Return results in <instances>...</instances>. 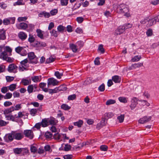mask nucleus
I'll return each mask as SVG.
<instances>
[{
    "label": "nucleus",
    "mask_w": 159,
    "mask_h": 159,
    "mask_svg": "<svg viewBox=\"0 0 159 159\" xmlns=\"http://www.w3.org/2000/svg\"><path fill=\"white\" fill-rule=\"evenodd\" d=\"M45 136L47 139H50L52 136V134L50 132H47L45 134Z\"/></svg>",
    "instance_id": "obj_52"
},
{
    "label": "nucleus",
    "mask_w": 159,
    "mask_h": 159,
    "mask_svg": "<svg viewBox=\"0 0 159 159\" xmlns=\"http://www.w3.org/2000/svg\"><path fill=\"white\" fill-rule=\"evenodd\" d=\"M37 36L41 39H43V35L41 30L40 29H37L36 30Z\"/></svg>",
    "instance_id": "obj_31"
},
{
    "label": "nucleus",
    "mask_w": 159,
    "mask_h": 159,
    "mask_svg": "<svg viewBox=\"0 0 159 159\" xmlns=\"http://www.w3.org/2000/svg\"><path fill=\"white\" fill-rule=\"evenodd\" d=\"M13 134V132L12 131L11 133L6 134L4 137V139L5 141L6 142L13 141L14 139Z\"/></svg>",
    "instance_id": "obj_7"
},
{
    "label": "nucleus",
    "mask_w": 159,
    "mask_h": 159,
    "mask_svg": "<svg viewBox=\"0 0 159 159\" xmlns=\"http://www.w3.org/2000/svg\"><path fill=\"white\" fill-rule=\"evenodd\" d=\"M58 12V10L56 9H54L50 11V16H53L55 15Z\"/></svg>",
    "instance_id": "obj_45"
},
{
    "label": "nucleus",
    "mask_w": 159,
    "mask_h": 159,
    "mask_svg": "<svg viewBox=\"0 0 159 159\" xmlns=\"http://www.w3.org/2000/svg\"><path fill=\"white\" fill-rule=\"evenodd\" d=\"M24 113V111H19L17 115H14V121H16L17 119L22 118L24 116H25Z\"/></svg>",
    "instance_id": "obj_13"
},
{
    "label": "nucleus",
    "mask_w": 159,
    "mask_h": 159,
    "mask_svg": "<svg viewBox=\"0 0 159 159\" xmlns=\"http://www.w3.org/2000/svg\"><path fill=\"white\" fill-rule=\"evenodd\" d=\"M8 89L11 91H14L16 88V84H12L8 87Z\"/></svg>",
    "instance_id": "obj_41"
},
{
    "label": "nucleus",
    "mask_w": 159,
    "mask_h": 159,
    "mask_svg": "<svg viewBox=\"0 0 159 159\" xmlns=\"http://www.w3.org/2000/svg\"><path fill=\"white\" fill-rule=\"evenodd\" d=\"M117 11L120 13H124V16L126 17H129V13H128L129 11V9L128 8L126 7L122 8L121 7H119L117 8Z\"/></svg>",
    "instance_id": "obj_6"
},
{
    "label": "nucleus",
    "mask_w": 159,
    "mask_h": 159,
    "mask_svg": "<svg viewBox=\"0 0 159 159\" xmlns=\"http://www.w3.org/2000/svg\"><path fill=\"white\" fill-rule=\"evenodd\" d=\"M3 24L5 25H7L10 24L9 18L4 19L3 20Z\"/></svg>",
    "instance_id": "obj_62"
},
{
    "label": "nucleus",
    "mask_w": 159,
    "mask_h": 159,
    "mask_svg": "<svg viewBox=\"0 0 159 159\" xmlns=\"http://www.w3.org/2000/svg\"><path fill=\"white\" fill-rule=\"evenodd\" d=\"M13 111H14L11 107L9 108L5 109L3 111V114L4 115H7V114L11 113Z\"/></svg>",
    "instance_id": "obj_29"
},
{
    "label": "nucleus",
    "mask_w": 159,
    "mask_h": 159,
    "mask_svg": "<svg viewBox=\"0 0 159 159\" xmlns=\"http://www.w3.org/2000/svg\"><path fill=\"white\" fill-rule=\"evenodd\" d=\"M52 35L54 36L55 37H57L58 36V34L57 31L54 30H52L51 32Z\"/></svg>",
    "instance_id": "obj_56"
},
{
    "label": "nucleus",
    "mask_w": 159,
    "mask_h": 159,
    "mask_svg": "<svg viewBox=\"0 0 159 159\" xmlns=\"http://www.w3.org/2000/svg\"><path fill=\"white\" fill-rule=\"evenodd\" d=\"M76 98V95L75 94H74L68 96V99L69 100H72L75 99Z\"/></svg>",
    "instance_id": "obj_53"
},
{
    "label": "nucleus",
    "mask_w": 159,
    "mask_h": 159,
    "mask_svg": "<svg viewBox=\"0 0 159 159\" xmlns=\"http://www.w3.org/2000/svg\"><path fill=\"white\" fill-rule=\"evenodd\" d=\"M5 38V31L3 29L0 30V39L4 40Z\"/></svg>",
    "instance_id": "obj_27"
},
{
    "label": "nucleus",
    "mask_w": 159,
    "mask_h": 159,
    "mask_svg": "<svg viewBox=\"0 0 159 159\" xmlns=\"http://www.w3.org/2000/svg\"><path fill=\"white\" fill-rule=\"evenodd\" d=\"M143 66V63L138 62L137 63H134L132 64L130 67V70L135 69L137 68H139Z\"/></svg>",
    "instance_id": "obj_18"
},
{
    "label": "nucleus",
    "mask_w": 159,
    "mask_h": 159,
    "mask_svg": "<svg viewBox=\"0 0 159 159\" xmlns=\"http://www.w3.org/2000/svg\"><path fill=\"white\" fill-rule=\"evenodd\" d=\"M48 119L49 125L50 124L54 125H56L58 122V121L53 117H50V118Z\"/></svg>",
    "instance_id": "obj_19"
},
{
    "label": "nucleus",
    "mask_w": 159,
    "mask_h": 159,
    "mask_svg": "<svg viewBox=\"0 0 159 159\" xmlns=\"http://www.w3.org/2000/svg\"><path fill=\"white\" fill-rule=\"evenodd\" d=\"M118 100L119 101L121 102L124 103L127 102V100L126 98L124 97H120L118 98Z\"/></svg>",
    "instance_id": "obj_39"
},
{
    "label": "nucleus",
    "mask_w": 159,
    "mask_h": 159,
    "mask_svg": "<svg viewBox=\"0 0 159 159\" xmlns=\"http://www.w3.org/2000/svg\"><path fill=\"white\" fill-rule=\"evenodd\" d=\"M13 132L14 139L20 140L24 137V134L22 131H13Z\"/></svg>",
    "instance_id": "obj_3"
},
{
    "label": "nucleus",
    "mask_w": 159,
    "mask_h": 159,
    "mask_svg": "<svg viewBox=\"0 0 159 159\" xmlns=\"http://www.w3.org/2000/svg\"><path fill=\"white\" fill-rule=\"evenodd\" d=\"M147 22H148V25L149 26L155 24L156 22L155 17L153 16H149L148 17H146L141 20V23L144 24Z\"/></svg>",
    "instance_id": "obj_2"
},
{
    "label": "nucleus",
    "mask_w": 159,
    "mask_h": 159,
    "mask_svg": "<svg viewBox=\"0 0 159 159\" xmlns=\"http://www.w3.org/2000/svg\"><path fill=\"white\" fill-rule=\"evenodd\" d=\"M53 137L55 139L61 140V134L57 133L54 135Z\"/></svg>",
    "instance_id": "obj_37"
},
{
    "label": "nucleus",
    "mask_w": 159,
    "mask_h": 159,
    "mask_svg": "<svg viewBox=\"0 0 159 159\" xmlns=\"http://www.w3.org/2000/svg\"><path fill=\"white\" fill-rule=\"evenodd\" d=\"M61 4L62 6H66L68 3V0H61Z\"/></svg>",
    "instance_id": "obj_57"
},
{
    "label": "nucleus",
    "mask_w": 159,
    "mask_h": 159,
    "mask_svg": "<svg viewBox=\"0 0 159 159\" xmlns=\"http://www.w3.org/2000/svg\"><path fill=\"white\" fill-rule=\"evenodd\" d=\"M141 58L140 55L135 56L132 58L131 60L133 62L138 61H139Z\"/></svg>",
    "instance_id": "obj_32"
},
{
    "label": "nucleus",
    "mask_w": 159,
    "mask_h": 159,
    "mask_svg": "<svg viewBox=\"0 0 159 159\" xmlns=\"http://www.w3.org/2000/svg\"><path fill=\"white\" fill-rule=\"evenodd\" d=\"M28 27V25L26 23L22 22L20 23L18 27L19 29L25 30Z\"/></svg>",
    "instance_id": "obj_21"
},
{
    "label": "nucleus",
    "mask_w": 159,
    "mask_h": 159,
    "mask_svg": "<svg viewBox=\"0 0 159 159\" xmlns=\"http://www.w3.org/2000/svg\"><path fill=\"white\" fill-rule=\"evenodd\" d=\"M8 123V122H6L2 120H0V125L1 126H5Z\"/></svg>",
    "instance_id": "obj_61"
},
{
    "label": "nucleus",
    "mask_w": 159,
    "mask_h": 159,
    "mask_svg": "<svg viewBox=\"0 0 159 159\" xmlns=\"http://www.w3.org/2000/svg\"><path fill=\"white\" fill-rule=\"evenodd\" d=\"M14 152L17 154H20L22 152V148H16L13 149Z\"/></svg>",
    "instance_id": "obj_34"
},
{
    "label": "nucleus",
    "mask_w": 159,
    "mask_h": 159,
    "mask_svg": "<svg viewBox=\"0 0 159 159\" xmlns=\"http://www.w3.org/2000/svg\"><path fill=\"white\" fill-rule=\"evenodd\" d=\"M57 88H58V92L62 91H65L66 89V86L64 84L61 85L59 87H57Z\"/></svg>",
    "instance_id": "obj_36"
},
{
    "label": "nucleus",
    "mask_w": 159,
    "mask_h": 159,
    "mask_svg": "<svg viewBox=\"0 0 159 159\" xmlns=\"http://www.w3.org/2000/svg\"><path fill=\"white\" fill-rule=\"evenodd\" d=\"M55 60V58L52 57H50L46 59V63H49L53 62Z\"/></svg>",
    "instance_id": "obj_49"
},
{
    "label": "nucleus",
    "mask_w": 159,
    "mask_h": 159,
    "mask_svg": "<svg viewBox=\"0 0 159 159\" xmlns=\"http://www.w3.org/2000/svg\"><path fill=\"white\" fill-rule=\"evenodd\" d=\"M138 103L142 106L146 105L147 106H149L150 105V104L146 101L145 100H139L138 101Z\"/></svg>",
    "instance_id": "obj_24"
},
{
    "label": "nucleus",
    "mask_w": 159,
    "mask_h": 159,
    "mask_svg": "<svg viewBox=\"0 0 159 159\" xmlns=\"http://www.w3.org/2000/svg\"><path fill=\"white\" fill-rule=\"evenodd\" d=\"M48 120V118H45L42 120L41 122L42 127H46L49 125Z\"/></svg>",
    "instance_id": "obj_22"
},
{
    "label": "nucleus",
    "mask_w": 159,
    "mask_h": 159,
    "mask_svg": "<svg viewBox=\"0 0 159 159\" xmlns=\"http://www.w3.org/2000/svg\"><path fill=\"white\" fill-rule=\"evenodd\" d=\"M116 102L115 100L114 99H110L107 100L106 102V104L107 105H109L115 104Z\"/></svg>",
    "instance_id": "obj_33"
},
{
    "label": "nucleus",
    "mask_w": 159,
    "mask_h": 159,
    "mask_svg": "<svg viewBox=\"0 0 159 159\" xmlns=\"http://www.w3.org/2000/svg\"><path fill=\"white\" fill-rule=\"evenodd\" d=\"M30 150L31 152L33 153H36L37 151V148L32 145H31L30 146Z\"/></svg>",
    "instance_id": "obj_42"
},
{
    "label": "nucleus",
    "mask_w": 159,
    "mask_h": 159,
    "mask_svg": "<svg viewBox=\"0 0 159 159\" xmlns=\"http://www.w3.org/2000/svg\"><path fill=\"white\" fill-rule=\"evenodd\" d=\"M55 75L58 79H61L63 74L62 73H59L58 71H56L55 73Z\"/></svg>",
    "instance_id": "obj_55"
},
{
    "label": "nucleus",
    "mask_w": 159,
    "mask_h": 159,
    "mask_svg": "<svg viewBox=\"0 0 159 159\" xmlns=\"http://www.w3.org/2000/svg\"><path fill=\"white\" fill-rule=\"evenodd\" d=\"M76 44L79 48H80L83 47L84 45V42L81 41H78L76 43Z\"/></svg>",
    "instance_id": "obj_50"
},
{
    "label": "nucleus",
    "mask_w": 159,
    "mask_h": 159,
    "mask_svg": "<svg viewBox=\"0 0 159 159\" xmlns=\"http://www.w3.org/2000/svg\"><path fill=\"white\" fill-rule=\"evenodd\" d=\"M83 121L82 120H79L78 121L73 123L74 125L77 126L78 128L81 127L83 125Z\"/></svg>",
    "instance_id": "obj_28"
},
{
    "label": "nucleus",
    "mask_w": 159,
    "mask_h": 159,
    "mask_svg": "<svg viewBox=\"0 0 159 159\" xmlns=\"http://www.w3.org/2000/svg\"><path fill=\"white\" fill-rule=\"evenodd\" d=\"M23 48V47L18 46L15 48V50L17 53L20 54Z\"/></svg>",
    "instance_id": "obj_48"
},
{
    "label": "nucleus",
    "mask_w": 159,
    "mask_h": 159,
    "mask_svg": "<svg viewBox=\"0 0 159 159\" xmlns=\"http://www.w3.org/2000/svg\"><path fill=\"white\" fill-rule=\"evenodd\" d=\"M37 110L35 109H32L30 111V114L33 116H35L36 114Z\"/></svg>",
    "instance_id": "obj_44"
},
{
    "label": "nucleus",
    "mask_w": 159,
    "mask_h": 159,
    "mask_svg": "<svg viewBox=\"0 0 159 159\" xmlns=\"http://www.w3.org/2000/svg\"><path fill=\"white\" fill-rule=\"evenodd\" d=\"M34 88L35 89L37 88V86L36 85L31 84L28 86L27 88V91L29 93H31L33 92Z\"/></svg>",
    "instance_id": "obj_23"
},
{
    "label": "nucleus",
    "mask_w": 159,
    "mask_h": 159,
    "mask_svg": "<svg viewBox=\"0 0 159 159\" xmlns=\"http://www.w3.org/2000/svg\"><path fill=\"white\" fill-rule=\"evenodd\" d=\"M23 0H17V1L14 2L13 4L14 6L17 5H22L25 4L24 2L23 1Z\"/></svg>",
    "instance_id": "obj_30"
},
{
    "label": "nucleus",
    "mask_w": 159,
    "mask_h": 159,
    "mask_svg": "<svg viewBox=\"0 0 159 159\" xmlns=\"http://www.w3.org/2000/svg\"><path fill=\"white\" fill-rule=\"evenodd\" d=\"M151 119V116H145L140 118L139 120V122L140 124H143L148 122Z\"/></svg>",
    "instance_id": "obj_10"
},
{
    "label": "nucleus",
    "mask_w": 159,
    "mask_h": 159,
    "mask_svg": "<svg viewBox=\"0 0 159 159\" xmlns=\"http://www.w3.org/2000/svg\"><path fill=\"white\" fill-rule=\"evenodd\" d=\"M58 88L57 87L53 89H49L48 93L49 94H52L53 93H56L58 92Z\"/></svg>",
    "instance_id": "obj_35"
},
{
    "label": "nucleus",
    "mask_w": 159,
    "mask_h": 159,
    "mask_svg": "<svg viewBox=\"0 0 159 159\" xmlns=\"http://www.w3.org/2000/svg\"><path fill=\"white\" fill-rule=\"evenodd\" d=\"M107 147L105 145H102L100 147V149L102 151H106L107 150Z\"/></svg>",
    "instance_id": "obj_58"
},
{
    "label": "nucleus",
    "mask_w": 159,
    "mask_h": 159,
    "mask_svg": "<svg viewBox=\"0 0 159 159\" xmlns=\"http://www.w3.org/2000/svg\"><path fill=\"white\" fill-rule=\"evenodd\" d=\"M146 34L148 36H150L152 34V31L151 29H149L146 32Z\"/></svg>",
    "instance_id": "obj_63"
},
{
    "label": "nucleus",
    "mask_w": 159,
    "mask_h": 159,
    "mask_svg": "<svg viewBox=\"0 0 159 159\" xmlns=\"http://www.w3.org/2000/svg\"><path fill=\"white\" fill-rule=\"evenodd\" d=\"M18 37L22 41H23L26 39L27 36L26 33L22 31H20L18 34Z\"/></svg>",
    "instance_id": "obj_11"
},
{
    "label": "nucleus",
    "mask_w": 159,
    "mask_h": 159,
    "mask_svg": "<svg viewBox=\"0 0 159 159\" xmlns=\"http://www.w3.org/2000/svg\"><path fill=\"white\" fill-rule=\"evenodd\" d=\"M125 26H120L115 30V34H120L123 32L125 30Z\"/></svg>",
    "instance_id": "obj_14"
},
{
    "label": "nucleus",
    "mask_w": 159,
    "mask_h": 159,
    "mask_svg": "<svg viewBox=\"0 0 159 159\" xmlns=\"http://www.w3.org/2000/svg\"><path fill=\"white\" fill-rule=\"evenodd\" d=\"M17 66L14 64H10L8 68V71L10 73H16L17 72Z\"/></svg>",
    "instance_id": "obj_5"
},
{
    "label": "nucleus",
    "mask_w": 159,
    "mask_h": 159,
    "mask_svg": "<svg viewBox=\"0 0 159 159\" xmlns=\"http://www.w3.org/2000/svg\"><path fill=\"white\" fill-rule=\"evenodd\" d=\"M28 57L30 60L29 62L31 63H37L38 58L36 57L34 53L33 52L28 53Z\"/></svg>",
    "instance_id": "obj_4"
},
{
    "label": "nucleus",
    "mask_w": 159,
    "mask_h": 159,
    "mask_svg": "<svg viewBox=\"0 0 159 159\" xmlns=\"http://www.w3.org/2000/svg\"><path fill=\"white\" fill-rule=\"evenodd\" d=\"M124 115H121L117 117V119L120 123L122 122L124 120Z\"/></svg>",
    "instance_id": "obj_51"
},
{
    "label": "nucleus",
    "mask_w": 159,
    "mask_h": 159,
    "mask_svg": "<svg viewBox=\"0 0 159 159\" xmlns=\"http://www.w3.org/2000/svg\"><path fill=\"white\" fill-rule=\"evenodd\" d=\"M12 94L10 93H7L4 96L3 98L5 99H8L11 98L12 97Z\"/></svg>",
    "instance_id": "obj_46"
},
{
    "label": "nucleus",
    "mask_w": 159,
    "mask_h": 159,
    "mask_svg": "<svg viewBox=\"0 0 159 159\" xmlns=\"http://www.w3.org/2000/svg\"><path fill=\"white\" fill-rule=\"evenodd\" d=\"M65 29V27L61 25H59L57 28V30L58 31L60 32H63Z\"/></svg>",
    "instance_id": "obj_47"
},
{
    "label": "nucleus",
    "mask_w": 159,
    "mask_h": 159,
    "mask_svg": "<svg viewBox=\"0 0 159 159\" xmlns=\"http://www.w3.org/2000/svg\"><path fill=\"white\" fill-rule=\"evenodd\" d=\"M42 79L41 76H34L31 77L32 80L35 83L40 81Z\"/></svg>",
    "instance_id": "obj_20"
},
{
    "label": "nucleus",
    "mask_w": 159,
    "mask_h": 159,
    "mask_svg": "<svg viewBox=\"0 0 159 159\" xmlns=\"http://www.w3.org/2000/svg\"><path fill=\"white\" fill-rule=\"evenodd\" d=\"M137 101L138 99L136 98H134L132 99L131 105H130V107H131V109H133L136 107L137 104L138 103Z\"/></svg>",
    "instance_id": "obj_12"
},
{
    "label": "nucleus",
    "mask_w": 159,
    "mask_h": 159,
    "mask_svg": "<svg viewBox=\"0 0 159 159\" xmlns=\"http://www.w3.org/2000/svg\"><path fill=\"white\" fill-rule=\"evenodd\" d=\"M3 50V51L0 54V58L4 60L8 56L11 55L12 49L9 46H7L2 48L1 46H0V51H2Z\"/></svg>",
    "instance_id": "obj_1"
},
{
    "label": "nucleus",
    "mask_w": 159,
    "mask_h": 159,
    "mask_svg": "<svg viewBox=\"0 0 159 159\" xmlns=\"http://www.w3.org/2000/svg\"><path fill=\"white\" fill-rule=\"evenodd\" d=\"M40 14L43 16L45 18H48L51 16L50 13L45 11H43L40 13Z\"/></svg>",
    "instance_id": "obj_40"
},
{
    "label": "nucleus",
    "mask_w": 159,
    "mask_h": 159,
    "mask_svg": "<svg viewBox=\"0 0 159 159\" xmlns=\"http://www.w3.org/2000/svg\"><path fill=\"white\" fill-rule=\"evenodd\" d=\"M58 83V81L53 78H50L48 80V86L49 87V85H56Z\"/></svg>",
    "instance_id": "obj_9"
},
{
    "label": "nucleus",
    "mask_w": 159,
    "mask_h": 159,
    "mask_svg": "<svg viewBox=\"0 0 159 159\" xmlns=\"http://www.w3.org/2000/svg\"><path fill=\"white\" fill-rule=\"evenodd\" d=\"M69 47L74 52H77L78 49H79L76 44L70 43L69 44Z\"/></svg>",
    "instance_id": "obj_15"
},
{
    "label": "nucleus",
    "mask_w": 159,
    "mask_h": 159,
    "mask_svg": "<svg viewBox=\"0 0 159 159\" xmlns=\"http://www.w3.org/2000/svg\"><path fill=\"white\" fill-rule=\"evenodd\" d=\"M21 83L24 85H27L30 84L31 80L30 79H23L21 80Z\"/></svg>",
    "instance_id": "obj_26"
},
{
    "label": "nucleus",
    "mask_w": 159,
    "mask_h": 159,
    "mask_svg": "<svg viewBox=\"0 0 159 159\" xmlns=\"http://www.w3.org/2000/svg\"><path fill=\"white\" fill-rule=\"evenodd\" d=\"M121 80V77L118 75H115L112 77V80L115 83H120Z\"/></svg>",
    "instance_id": "obj_25"
},
{
    "label": "nucleus",
    "mask_w": 159,
    "mask_h": 159,
    "mask_svg": "<svg viewBox=\"0 0 159 159\" xmlns=\"http://www.w3.org/2000/svg\"><path fill=\"white\" fill-rule=\"evenodd\" d=\"M28 62V60L27 58H26L21 61L20 62V63L21 65L22 66H25V67H27L28 66H27V64Z\"/></svg>",
    "instance_id": "obj_38"
},
{
    "label": "nucleus",
    "mask_w": 159,
    "mask_h": 159,
    "mask_svg": "<svg viewBox=\"0 0 159 159\" xmlns=\"http://www.w3.org/2000/svg\"><path fill=\"white\" fill-rule=\"evenodd\" d=\"M8 87H4L2 88L1 89V92L4 93H7L8 90Z\"/></svg>",
    "instance_id": "obj_59"
},
{
    "label": "nucleus",
    "mask_w": 159,
    "mask_h": 159,
    "mask_svg": "<svg viewBox=\"0 0 159 159\" xmlns=\"http://www.w3.org/2000/svg\"><path fill=\"white\" fill-rule=\"evenodd\" d=\"M27 19V17L26 16L25 17H20L18 18V20L19 22H21L22 21H25Z\"/></svg>",
    "instance_id": "obj_60"
},
{
    "label": "nucleus",
    "mask_w": 159,
    "mask_h": 159,
    "mask_svg": "<svg viewBox=\"0 0 159 159\" xmlns=\"http://www.w3.org/2000/svg\"><path fill=\"white\" fill-rule=\"evenodd\" d=\"M61 108L64 110H67L70 108V107L69 106L65 104H63L61 106Z\"/></svg>",
    "instance_id": "obj_43"
},
{
    "label": "nucleus",
    "mask_w": 159,
    "mask_h": 159,
    "mask_svg": "<svg viewBox=\"0 0 159 159\" xmlns=\"http://www.w3.org/2000/svg\"><path fill=\"white\" fill-rule=\"evenodd\" d=\"M4 115L7 120L14 121V115H13L12 113Z\"/></svg>",
    "instance_id": "obj_17"
},
{
    "label": "nucleus",
    "mask_w": 159,
    "mask_h": 159,
    "mask_svg": "<svg viewBox=\"0 0 159 159\" xmlns=\"http://www.w3.org/2000/svg\"><path fill=\"white\" fill-rule=\"evenodd\" d=\"M35 40V39L34 36L30 34L29 35L28 38V41L30 43L33 42Z\"/></svg>",
    "instance_id": "obj_54"
},
{
    "label": "nucleus",
    "mask_w": 159,
    "mask_h": 159,
    "mask_svg": "<svg viewBox=\"0 0 159 159\" xmlns=\"http://www.w3.org/2000/svg\"><path fill=\"white\" fill-rule=\"evenodd\" d=\"M5 60L7 62L9 63H11L14 61V59L11 57H7L6 59L4 60Z\"/></svg>",
    "instance_id": "obj_64"
},
{
    "label": "nucleus",
    "mask_w": 159,
    "mask_h": 159,
    "mask_svg": "<svg viewBox=\"0 0 159 159\" xmlns=\"http://www.w3.org/2000/svg\"><path fill=\"white\" fill-rule=\"evenodd\" d=\"M13 111H19L22 108V104L19 103L14 105V106L11 107Z\"/></svg>",
    "instance_id": "obj_16"
},
{
    "label": "nucleus",
    "mask_w": 159,
    "mask_h": 159,
    "mask_svg": "<svg viewBox=\"0 0 159 159\" xmlns=\"http://www.w3.org/2000/svg\"><path fill=\"white\" fill-rule=\"evenodd\" d=\"M25 136L32 139L34 137V134L33 131L31 130H25L23 132Z\"/></svg>",
    "instance_id": "obj_8"
}]
</instances>
